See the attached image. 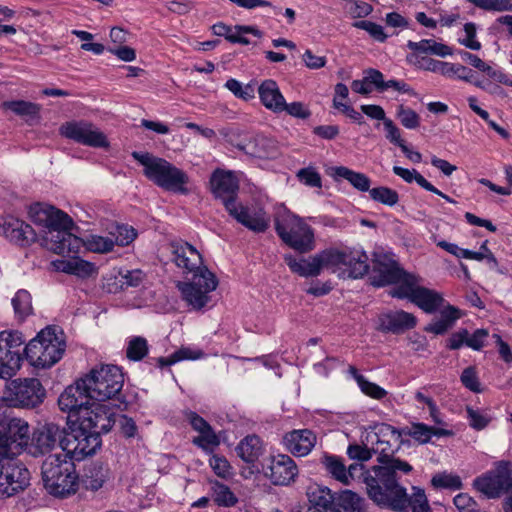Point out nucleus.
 Masks as SVG:
<instances>
[{
	"mask_svg": "<svg viewBox=\"0 0 512 512\" xmlns=\"http://www.w3.org/2000/svg\"><path fill=\"white\" fill-rule=\"evenodd\" d=\"M263 451V442L257 435L246 436L236 446L237 455L248 464L255 463Z\"/></svg>",
	"mask_w": 512,
	"mask_h": 512,
	"instance_id": "f704fd0d",
	"label": "nucleus"
},
{
	"mask_svg": "<svg viewBox=\"0 0 512 512\" xmlns=\"http://www.w3.org/2000/svg\"><path fill=\"white\" fill-rule=\"evenodd\" d=\"M396 115L400 123L407 129H417L420 126V116L411 108L400 105Z\"/></svg>",
	"mask_w": 512,
	"mask_h": 512,
	"instance_id": "13d9d810",
	"label": "nucleus"
},
{
	"mask_svg": "<svg viewBox=\"0 0 512 512\" xmlns=\"http://www.w3.org/2000/svg\"><path fill=\"white\" fill-rule=\"evenodd\" d=\"M17 456L0 452V500L22 492L30 483V472Z\"/></svg>",
	"mask_w": 512,
	"mask_h": 512,
	"instance_id": "9d476101",
	"label": "nucleus"
},
{
	"mask_svg": "<svg viewBox=\"0 0 512 512\" xmlns=\"http://www.w3.org/2000/svg\"><path fill=\"white\" fill-rule=\"evenodd\" d=\"M29 440L28 423L20 418H8L0 424V452L19 455Z\"/></svg>",
	"mask_w": 512,
	"mask_h": 512,
	"instance_id": "f3484780",
	"label": "nucleus"
},
{
	"mask_svg": "<svg viewBox=\"0 0 512 512\" xmlns=\"http://www.w3.org/2000/svg\"><path fill=\"white\" fill-rule=\"evenodd\" d=\"M92 400L93 398L90 397L88 388L83 383V378H81L61 393L58 405L63 412L69 414V418H72L77 423L83 414H87V409L91 405Z\"/></svg>",
	"mask_w": 512,
	"mask_h": 512,
	"instance_id": "a211bd4d",
	"label": "nucleus"
},
{
	"mask_svg": "<svg viewBox=\"0 0 512 512\" xmlns=\"http://www.w3.org/2000/svg\"><path fill=\"white\" fill-rule=\"evenodd\" d=\"M25 339L19 331L0 332V377H11L21 363V346Z\"/></svg>",
	"mask_w": 512,
	"mask_h": 512,
	"instance_id": "dca6fc26",
	"label": "nucleus"
},
{
	"mask_svg": "<svg viewBox=\"0 0 512 512\" xmlns=\"http://www.w3.org/2000/svg\"><path fill=\"white\" fill-rule=\"evenodd\" d=\"M0 235L21 247H27L37 239L36 232L29 224L10 215L0 217Z\"/></svg>",
	"mask_w": 512,
	"mask_h": 512,
	"instance_id": "5701e85b",
	"label": "nucleus"
},
{
	"mask_svg": "<svg viewBox=\"0 0 512 512\" xmlns=\"http://www.w3.org/2000/svg\"><path fill=\"white\" fill-rule=\"evenodd\" d=\"M131 155L144 166V175L158 187L184 195L189 193V176L183 170L150 153L134 151Z\"/></svg>",
	"mask_w": 512,
	"mask_h": 512,
	"instance_id": "7ed1b4c3",
	"label": "nucleus"
},
{
	"mask_svg": "<svg viewBox=\"0 0 512 512\" xmlns=\"http://www.w3.org/2000/svg\"><path fill=\"white\" fill-rule=\"evenodd\" d=\"M481 72L485 73L491 82L512 87V75L505 73L501 68L486 63Z\"/></svg>",
	"mask_w": 512,
	"mask_h": 512,
	"instance_id": "680f3d73",
	"label": "nucleus"
},
{
	"mask_svg": "<svg viewBox=\"0 0 512 512\" xmlns=\"http://www.w3.org/2000/svg\"><path fill=\"white\" fill-rule=\"evenodd\" d=\"M284 260L289 269L301 277H317L323 270L318 253L308 258L300 259L295 258L293 255H286Z\"/></svg>",
	"mask_w": 512,
	"mask_h": 512,
	"instance_id": "2f4dec72",
	"label": "nucleus"
},
{
	"mask_svg": "<svg viewBox=\"0 0 512 512\" xmlns=\"http://www.w3.org/2000/svg\"><path fill=\"white\" fill-rule=\"evenodd\" d=\"M29 216L33 223L49 229L71 228L72 219L63 211L53 206L40 203L30 207Z\"/></svg>",
	"mask_w": 512,
	"mask_h": 512,
	"instance_id": "393cba45",
	"label": "nucleus"
},
{
	"mask_svg": "<svg viewBox=\"0 0 512 512\" xmlns=\"http://www.w3.org/2000/svg\"><path fill=\"white\" fill-rule=\"evenodd\" d=\"M226 210L237 222L255 233H264L270 226V216L263 207L229 201Z\"/></svg>",
	"mask_w": 512,
	"mask_h": 512,
	"instance_id": "aec40b11",
	"label": "nucleus"
},
{
	"mask_svg": "<svg viewBox=\"0 0 512 512\" xmlns=\"http://www.w3.org/2000/svg\"><path fill=\"white\" fill-rule=\"evenodd\" d=\"M414 276L415 274L405 272L395 260L384 257L375 262L371 283L375 287H384L390 284L401 286L404 285L408 277Z\"/></svg>",
	"mask_w": 512,
	"mask_h": 512,
	"instance_id": "4be33fe9",
	"label": "nucleus"
},
{
	"mask_svg": "<svg viewBox=\"0 0 512 512\" xmlns=\"http://www.w3.org/2000/svg\"><path fill=\"white\" fill-rule=\"evenodd\" d=\"M61 269L65 273L76 275L82 278L91 276L96 270L94 264L78 258L63 262Z\"/></svg>",
	"mask_w": 512,
	"mask_h": 512,
	"instance_id": "37998d69",
	"label": "nucleus"
},
{
	"mask_svg": "<svg viewBox=\"0 0 512 512\" xmlns=\"http://www.w3.org/2000/svg\"><path fill=\"white\" fill-rule=\"evenodd\" d=\"M339 504L346 510L359 511L362 509L363 499L351 490H344L339 495Z\"/></svg>",
	"mask_w": 512,
	"mask_h": 512,
	"instance_id": "e2e57ef3",
	"label": "nucleus"
},
{
	"mask_svg": "<svg viewBox=\"0 0 512 512\" xmlns=\"http://www.w3.org/2000/svg\"><path fill=\"white\" fill-rule=\"evenodd\" d=\"M198 437L193 439V443L202 448L203 450H207L210 448H214L219 446L220 439L212 429V427L204 430V432H200Z\"/></svg>",
	"mask_w": 512,
	"mask_h": 512,
	"instance_id": "0e129e2a",
	"label": "nucleus"
},
{
	"mask_svg": "<svg viewBox=\"0 0 512 512\" xmlns=\"http://www.w3.org/2000/svg\"><path fill=\"white\" fill-rule=\"evenodd\" d=\"M109 235L113 239L114 246H128L137 237V232L132 226L114 224L109 228Z\"/></svg>",
	"mask_w": 512,
	"mask_h": 512,
	"instance_id": "79ce46f5",
	"label": "nucleus"
},
{
	"mask_svg": "<svg viewBox=\"0 0 512 512\" xmlns=\"http://www.w3.org/2000/svg\"><path fill=\"white\" fill-rule=\"evenodd\" d=\"M144 279V273L140 269L126 270L120 273L121 288L138 287Z\"/></svg>",
	"mask_w": 512,
	"mask_h": 512,
	"instance_id": "774afa93",
	"label": "nucleus"
},
{
	"mask_svg": "<svg viewBox=\"0 0 512 512\" xmlns=\"http://www.w3.org/2000/svg\"><path fill=\"white\" fill-rule=\"evenodd\" d=\"M60 133L65 138L85 146L94 148H107L109 146L106 135L88 121L66 122L60 127Z\"/></svg>",
	"mask_w": 512,
	"mask_h": 512,
	"instance_id": "6ab92c4d",
	"label": "nucleus"
},
{
	"mask_svg": "<svg viewBox=\"0 0 512 512\" xmlns=\"http://www.w3.org/2000/svg\"><path fill=\"white\" fill-rule=\"evenodd\" d=\"M213 500L218 506L232 507L238 499L235 494L225 484L215 482L212 485Z\"/></svg>",
	"mask_w": 512,
	"mask_h": 512,
	"instance_id": "de8ad7c7",
	"label": "nucleus"
},
{
	"mask_svg": "<svg viewBox=\"0 0 512 512\" xmlns=\"http://www.w3.org/2000/svg\"><path fill=\"white\" fill-rule=\"evenodd\" d=\"M172 261L176 266L182 269L185 274L199 273L203 266V261L197 249L185 241H173L170 244Z\"/></svg>",
	"mask_w": 512,
	"mask_h": 512,
	"instance_id": "b1692460",
	"label": "nucleus"
},
{
	"mask_svg": "<svg viewBox=\"0 0 512 512\" xmlns=\"http://www.w3.org/2000/svg\"><path fill=\"white\" fill-rule=\"evenodd\" d=\"M393 173L401 177L405 182L412 183L415 181L421 188L427 191H434L436 187L427 181L417 170H409L400 166L393 167Z\"/></svg>",
	"mask_w": 512,
	"mask_h": 512,
	"instance_id": "49530a36",
	"label": "nucleus"
},
{
	"mask_svg": "<svg viewBox=\"0 0 512 512\" xmlns=\"http://www.w3.org/2000/svg\"><path fill=\"white\" fill-rule=\"evenodd\" d=\"M473 487L489 499L512 491V463L507 460L496 462L494 469L473 480Z\"/></svg>",
	"mask_w": 512,
	"mask_h": 512,
	"instance_id": "f8f14e48",
	"label": "nucleus"
},
{
	"mask_svg": "<svg viewBox=\"0 0 512 512\" xmlns=\"http://www.w3.org/2000/svg\"><path fill=\"white\" fill-rule=\"evenodd\" d=\"M66 436L65 429L55 423H46L37 428L32 436V446L39 454H63V442Z\"/></svg>",
	"mask_w": 512,
	"mask_h": 512,
	"instance_id": "412c9836",
	"label": "nucleus"
},
{
	"mask_svg": "<svg viewBox=\"0 0 512 512\" xmlns=\"http://www.w3.org/2000/svg\"><path fill=\"white\" fill-rule=\"evenodd\" d=\"M449 78H457L475 85L478 79L475 76V72L464 65L449 63L446 68L445 75Z\"/></svg>",
	"mask_w": 512,
	"mask_h": 512,
	"instance_id": "603ef678",
	"label": "nucleus"
},
{
	"mask_svg": "<svg viewBox=\"0 0 512 512\" xmlns=\"http://www.w3.org/2000/svg\"><path fill=\"white\" fill-rule=\"evenodd\" d=\"M108 477V469L102 464H93L86 469L84 483L87 489L97 491L102 488Z\"/></svg>",
	"mask_w": 512,
	"mask_h": 512,
	"instance_id": "58836bf2",
	"label": "nucleus"
},
{
	"mask_svg": "<svg viewBox=\"0 0 512 512\" xmlns=\"http://www.w3.org/2000/svg\"><path fill=\"white\" fill-rule=\"evenodd\" d=\"M369 194L374 201L387 206H394L399 201L398 193L395 190L385 186L372 188L369 190Z\"/></svg>",
	"mask_w": 512,
	"mask_h": 512,
	"instance_id": "3c124183",
	"label": "nucleus"
},
{
	"mask_svg": "<svg viewBox=\"0 0 512 512\" xmlns=\"http://www.w3.org/2000/svg\"><path fill=\"white\" fill-rule=\"evenodd\" d=\"M258 94L266 109L274 113L284 112L286 100L276 81L272 79L264 80L258 87Z\"/></svg>",
	"mask_w": 512,
	"mask_h": 512,
	"instance_id": "7c9ffc66",
	"label": "nucleus"
},
{
	"mask_svg": "<svg viewBox=\"0 0 512 512\" xmlns=\"http://www.w3.org/2000/svg\"><path fill=\"white\" fill-rule=\"evenodd\" d=\"M217 286L216 276L207 267L201 269L199 273H194L190 280L178 281L176 284L182 299L195 311L212 307L211 293Z\"/></svg>",
	"mask_w": 512,
	"mask_h": 512,
	"instance_id": "0eeeda50",
	"label": "nucleus"
},
{
	"mask_svg": "<svg viewBox=\"0 0 512 512\" xmlns=\"http://www.w3.org/2000/svg\"><path fill=\"white\" fill-rule=\"evenodd\" d=\"M322 268L342 278H362L368 273V255L360 249L327 248L318 252Z\"/></svg>",
	"mask_w": 512,
	"mask_h": 512,
	"instance_id": "39448f33",
	"label": "nucleus"
},
{
	"mask_svg": "<svg viewBox=\"0 0 512 512\" xmlns=\"http://www.w3.org/2000/svg\"><path fill=\"white\" fill-rule=\"evenodd\" d=\"M416 324V317L404 310L388 311L378 316V330L384 333L401 334Z\"/></svg>",
	"mask_w": 512,
	"mask_h": 512,
	"instance_id": "c756f323",
	"label": "nucleus"
},
{
	"mask_svg": "<svg viewBox=\"0 0 512 512\" xmlns=\"http://www.w3.org/2000/svg\"><path fill=\"white\" fill-rule=\"evenodd\" d=\"M420 278L415 275L408 277L404 285L395 286L390 295L399 299H408L426 313H434L445 303L441 294L434 290L421 287Z\"/></svg>",
	"mask_w": 512,
	"mask_h": 512,
	"instance_id": "9b49d317",
	"label": "nucleus"
},
{
	"mask_svg": "<svg viewBox=\"0 0 512 512\" xmlns=\"http://www.w3.org/2000/svg\"><path fill=\"white\" fill-rule=\"evenodd\" d=\"M275 230L285 244L299 253L306 254L315 249L313 228L291 212L276 217Z\"/></svg>",
	"mask_w": 512,
	"mask_h": 512,
	"instance_id": "423d86ee",
	"label": "nucleus"
},
{
	"mask_svg": "<svg viewBox=\"0 0 512 512\" xmlns=\"http://www.w3.org/2000/svg\"><path fill=\"white\" fill-rule=\"evenodd\" d=\"M87 248L95 253H108L113 250L114 242L110 235H91L87 240Z\"/></svg>",
	"mask_w": 512,
	"mask_h": 512,
	"instance_id": "6e6d98bb",
	"label": "nucleus"
},
{
	"mask_svg": "<svg viewBox=\"0 0 512 512\" xmlns=\"http://www.w3.org/2000/svg\"><path fill=\"white\" fill-rule=\"evenodd\" d=\"M308 498L310 502L309 506L318 507L320 510L332 509L335 499L334 494L329 488L320 486L311 488L308 492Z\"/></svg>",
	"mask_w": 512,
	"mask_h": 512,
	"instance_id": "a19ab883",
	"label": "nucleus"
},
{
	"mask_svg": "<svg viewBox=\"0 0 512 512\" xmlns=\"http://www.w3.org/2000/svg\"><path fill=\"white\" fill-rule=\"evenodd\" d=\"M331 175L336 179L347 180L355 189L361 192H369L371 180L364 173L353 171L345 166L333 167Z\"/></svg>",
	"mask_w": 512,
	"mask_h": 512,
	"instance_id": "c9c22d12",
	"label": "nucleus"
},
{
	"mask_svg": "<svg viewBox=\"0 0 512 512\" xmlns=\"http://www.w3.org/2000/svg\"><path fill=\"white\" fill-rule=\"evenodd\" d=\"M317 443V435L310 429H294L282 436L281 444L286 452L295 457L311 453Z\"/></svg>",
	"mask_w": 512,
	"mask_h": 512,
	"instance_id": "cd10ccee",
	"label": "nucleus"
},
{
	"mask_svg": "<svg viewBox=\"0 0 512 512\" xmlns=\"http://www.w3.org/2000/svg\"><path fill=\"white\" fill-rule=\"evenodd\" d=\"M466 413L469 425L476 430L484 429L491 420L485 413L471 407H467Z\"/></svg>",
	"mask_w": 512,
	"mask_h": 512,
	"instance_id": "338daca9",
	"label": "nucleus"
},
{
	"mask_svg": "<svg viewBox=\"0 0 512 512\" xmlns=\"http://www.w3.org/2000/svg\"><path fill=\"white\" fill-rule=\"evenodd\" d=\"M149 345L147 340L141 336H134L127 342L126 356L132 361H141L147 356Z\"/></svg>",
	"mask_w": 512,
	"mask_h": 512,
	"instance_id": "c03bdc74",
	"label": "nucleus"
},
{
	"mask_svg": "<svg viewBox=\"0 0 512 512\" xmlns=\"http://www.w3.org/2000/svg\"><path fill=\"white\" fill-rule=\"evenodd\" d=\"M90 397L96 401L116 398L124 384V375L116 365H100L83 377Z\"/></svg>",
	"mask_w": 512,
	"mask_h": 512,
	"instance_id": "1a4fd4ad",
	"label": "nucleus"
},
{
	"mask_svg": "<svg viewBox=\"0 0 512 512\" xmlns=\"http://www.w3.org/2000/svg\"><path fill=\"white\" fill-rule=\"evenodd\" d=\"M476 25L468 22L464 25V36L459 38V42L466 48L478 51L481 49V43L476 39Z\"/></svg>",
	"mask_w": 512,
	"mask_h": 512,
	"instance_id": "69168bd1",
	"label": "nucleus"
},
{
	"mask_svg": "<svg viewBox=\"0 0 512 512\" xmlns=\"http://www.w3.org/2000/svg\"><path fill=\"white\" fill-rule=\"evenodd\" d=\"M386 483H382L381 489H372L369 498L379 506L388 507L397 512H405L410 507L412 512H431L425 491L419 487H413V493L408 496L405 487L393 480L385 472L383 475Z\"/></svg>",
	"mask_w": 512,
	"mask_h": 512,
	"instance_id": "f03ea898",
	"label": "nucleus"
},
{
	"mask_svg": "<svg viewBox=\"0 0 512 512\" xmlns=\"http://www.w3.org/2000/svg\"><path fill=\"white\" fill-rule=\"evenodd\" d=\"M225 87L239 99L249 101L255 96V89L252 84L242 85V83L234 78L226 81Z\"/></svg>",
	"mask_w": 512,
	"mask_h": 512,
	"instance_id": "864d4df0",
	"label": "nucleus"
},
{
	"mask_svg": "<svg viewBox=\"0 0 512 512\" xmlns=\"http://www.w3.org/2000/svg\"><path fill=\"white\" fill-rule=\"evenodd\" d=\"M356 381L361 391L371 398L381 400L387 395V391L384 388L376 383L370 382L363 375H357Z\"/></svg>",
	"mask_w": 512,
	"mask_h": 512,
	"instance_id": "4d7b16f0",
	"label": "nucleus"
},
{
	"mask_svg": "<svg viewBox=\"0 0 512 512\" xmlns=\"http://www.w3.org/2000/svg\"><path fill=\"white\" fill-rule=\"evenodd\" d=\"M475 7L488 12L512 11V0H467Z\"/></svg>",
	"mask_w": 512,
	"mask_h": 512,
	"instance_id": "5fc2aeb1",
	"label": "nucleus"
},
{
	"mask_svg": "<svg viewBox=\"0 0 512 512\" xmlns=\"http://www.w3.org/2000/svg\"><path fill=\"white\" fill-rule=\"evenodd\" d=\"M353 26L358 29L365 30L376 41L385 42L388 38V35L384 32L383 27L375 22L361 20L355 22Z\"/></svg>",
	"mask_w": 512,
	"mask_h": 512,
	"instance_id": "052dcab7",
	"label": "nucleus"
},
{
	"mask_svg": "<svg viewBox=\"0 0 512 512\" xmlns=\"http://www.w3.org/2000/svg\"><path fill=\"white\" fill-rule=\"evenodd\" d=\"M41 473L44 486L51 495L64 497L75 493L77 475L74 464L62 453L49 454L43 461Z\"/></svg>",
	"mask_w": 512,
	"mask_h": 512,
	"instance_id": "20e7f679",
	"label": "nucleus"
},
{
	"mask_svg": "<svg viewBox=\"0 0 512 512\" xmlns=\"http://www.w3.org/2000/svg\"><path fill=\"white\" fill-rule=\"evenodd\" d=\"M101 446V437L97 432H89L79 425L67 433L63 442V455L72 462L82 461L87 456L93 455Z\"/></svg>",
	"mask_w": 512,
	"mask_h": 512,
	"instance_id": "4468645a",
	"label": "nucleus"
},
{
	"mask_svg": "<svg viewBox=\"0 0 512 512\" xmlns=\"http://www.w3.org/2000/svg\"><path fill=\"white\" fill-rule=\"evenodd\" d=\"M261 466L265 478L275 486H289L299 474L296 462L284 453L270 454Z\"/></svg>",
	"mask_w": 512,
	"mask_h": 512,
	"instance_id": "2eb2a0df",
	"label": "nucleus"
},
{
	"mask_svg": "<svg viewBox=\"0 0 512 512\" xmlns=\"http://www.w3.org/2000/svg\"><path fill=\"white\" fill-rule=\"evenodd\" d=\"M64 351L65 343L50 327L41 330L24 348L26 358L38 368L51 367L62 358Z\"/></svg>",
	"mask_w": 512,
	"mask_h": 512,
	"instance_id": "6e6552de",
	"label": "nucleus"
},
{
	"mask_svg": "<svg viewBox=\"0 0 512 512\" xmlns=\"http://www.w3.org/2000/svg\"><path fill=\"white\" fill-rule=\"evenodd\" d=\"M3 105L6 109L22 117L35 118L40 111L38 104L24 100L6 101Z\"/></svg>",
	"mask_w": 512,
	"mask_h": 512,
	"instance_id": "a18cd8bd",
	"label": "nucleus"
},
{
	"mask_svg": "<svg viewBox=\"0 0 512 512\" xmlns=\"http://www.w3.org/2000/svg\"><path fill=\"white\" fill-rule=\"evenodd\" d=\"M460 380L465 388L474 393H481L483 390L477 375L476 368L473 366H469L462 371Z\"/></svg>",
	"mask_w": 512,
	"mask_h": 512,
	"instance_id": "bf43d9fd",
	"label": "nucleus"
},
{
	"mask_svg": "<svg viewBox=\"0 0 512 512\" xmlns=\"http://www.w3.org/2000/svg\"><path fill=\"white\" fill-rule=\"evenodd\" d=\"M210 186L213 195L221 199L225 207L229 201L237 202L239 181L232 171L216 169L210 177Z\"/></svg>",
	"mask_w": 512,
	"mask_h": 512,
	"instance_id": "c85d7f7f",
	"label": "nucleus"
},
{
	"mask_svg": "<svg viewBox=\"0 0 512 512\" xmlns=\"http://www.w3.org/2000/svg\"><path fill=\"white\" fill-rule=\"evenodd\" d=\"M408 49L419 53V54H431L440 57H445L452 54V50L449 46L438 43L432 39H423L419 42L409 40L407 42Z\"/></svg>",
	"mask_w": 512,
	"mask_h": 512,
	"instance_id": "e433bc0d",
	"label": "nucleus"
},
{
	"mask_svg": "<svg viewBox=\"0 0 512 512\" xmlns=\"http://www.w3.org/2000/svg\"><path fill=\"white\" fill-rule=\"evenodd\" d=\"M321 463L335 480L344 485H349L351 480L364 479L366 475L365 467L362 463H353L346 468L343 459L336 455L325 454Z\"/></svg>",
	"mask_w": 512,
	"mask_h": 512,
	"instance_id": "a878e982",
	"label": "nucleus"
},
{
	"mask_svg": "<svg viewBox=\"0 0 512 512\" xmlns=\"http://www.w3.org/2000/svg\"><path fill=\"white\" fill-rule=\"evenodd\" d=\"M401 433L389 424H379L375 427L373 433L367 436L371 443L374 454H378V462L381 466H373L371 470L366 471L364 483L366 484L367 494L372 493V489H381L382 483H386L383 475L387 472L393 480L397 479V472L403 474L410 473L412 466L400 458L393 457L394 451L397 449Z\"/></svg>",
	"mask_w": 512,
	"mask_h": 512,
	"instance_id": "f257e3e1",
	"label": "nucleus"
},
{
	"mask_svg": "<svg viewBox=\"0 0 512 512\" xmlns=\"http://www.w3.org/2000/svg\"><path fill=\"white\" fill-rule=\"evenodd\" d=\"M431 484L435 488L458 490L462 488V481L458 475L441 472L435 474L431 479Z\"/></svg>",
	"mask_w": 512,
	"mask_h": 512,
	"instance_id": "8fccbe9b",
	"label": "nucleus"
},
{
	"mask_svg": "<svg viewBox=\"0 0 512 512\" xmlns=\"http://www.w3.org/2000/svg\"><path fill=\"white\" fill-rule=\"evenodd\" d=\"M437 246L447 251L448 253L456 256L457 258L471 259L476 261H482L485 259V253L483 252H474L468 249L460 248L458 245L454 243L447 242L445 240H441L437 242Z\"/></svg>",
	"mask_w": 512,
	"mask_h": 512,
	"instance_id": "09e8293b",
	"label": "nucleus"
},
{
	"mask_svg": "<svg viewBox=\"0 0 512 512\" xmlns=\"http://www.w3.org/2000/svg\"><path fill=\"white\" fill-rule=\"evenodd\" d=\"M45 389L35 378L15 379L9 382L4 392V399L13 407H36L43 402Z\"/></svg>",
	"mask_w": 512,
	"mask_h": 512,
	"instance_id": "ddd939ff",
	"label": "nucleus"
},
{
	"mask_svg": "<svg viewBox=\"0 0 512 512\" xmlns=\"http://www.w3.org/2000/svg\"><path fill=\"white\" fill-rule=\"evenodd\" d=\"M70 228L49 229L50 249L57 254H69L79 247V238L69 232Z\"/></svg>",
	"mask_w": 512,
	"mask_h": 512,
	"instance_id": "473e14b6",
	"label": "nucleus"
},
{
	"mask_svg": "<svg viewBox=\"0 0 512 512\" xmlns=\"http://www.w3.org/2000/svg\"><path fill=\"white\" fill-rule=\"evenodd\" d=\"M442 307L440 318L428 324L425 331L435 335H443L461 318V311L457 307L449 304L447 306L443 305Z\"/></svg>",
	"mask_w": 512,
	"mask_h": 512,
	"instance_id": "72a5a7b5",
	"label": "nucleus"
},
{
	"mask_svg": "<svg viewBox=\"0 0 512 512\" xmlns=\"http://www.w3.org/2000/svg\"><path fill=\"white\" fill-rule=\"evenodd\" d=\"M15 317L19 321H24L33 312L32 298L27 290L21 289L16 292L11 300Z\"/></svg>",
	"mask_w": 512,
	"mask_h": 512,
	"instance_id": "4c0bfd02",
	"label": "nucleus"
},
{
	"mask_svg": "<svg viewBox=\"0 0 512 512\" xmlns=\"http://www.w3.org/2000/svg\"><path fill=\"white\" fill-rule=\"evenodd\" d=\"M248 147H244V153L252 157L267 158L272 155L269 150L270 141L261 135H247Z\"/></svg>",
	"mask_w": 512,
	"mask_h": 512,
	"instance_id": "ea45409f",
	"label": "nucleus"
},
{
	"mask_svg": "<svg viewBox=\"0 0 512 512\" xmlns=\"http://www.w3.org/2000/svg\"><path fill=\"white\" fill-rule=\"evenodd\" d=\"M116 416L110 413L105 406L92 402L87 409V414H83L78 425L89 432L107 433L116 423Z\"/></svg>",
	"mask_w": 512,
	"mask_h": 512,
	"instance_id": "bb28decb",
	"label": "nucleus"
}]
</instances>
